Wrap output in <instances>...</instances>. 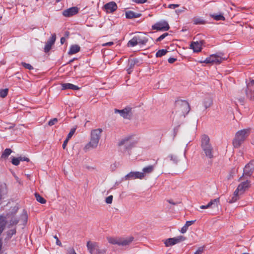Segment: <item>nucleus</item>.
I'll return each mask as SVG.
<instances>
[{
  "instance_id": "nucleus-1",
  "label": "nucleus",
  "mask_w": 254,
  "mask_h": 254,
  "mask_svg": "<svg viewBox=\"0 0 254 254\" xmlns=\"http://www.w3.org/2000/svg\"><path fill=\"white\" fill-rule=\"evenodd\" d=\"M102 131L103 130L101 128H97L91 130L90 141L85 146L84 150L86 151L97 147Z\"/></svg>"
},
{
  "instance_id": "nucleus-2",
  "label": "nucleus",
  "mask_w": 254,
  "mask_h": 254,
  "mask_svg": "<svg viewBox=\"0 0 254 254\" xmlns=\"http://www.w3.org/2000/svg\"><path fill=\"white\" fill-rule=\"evenodd\" d=\"M201 147L206 157L212 159L214 157L215 151L207 135L204 134L202 136Z\"/></svg>"
},
{
  "instance_id": "nucleus-3",
  "label": "nucleus",
  "mask_w": 254,
  "mask_h": 254,
  "mask_svg": "<svg viewBox=\"0 0 254 254\" xmlns=\"http://www.w3.org/2000/svg\"><path fill=\"white\" fill-rule=\"evenodd\" d=\"M251 132L250 128L242 129L237 131L233 140V144L235 148H239L246 139Z\"/></svg>"
},
{
  "instance_id": "nucleus-4",
  "label": "nucleus",
  "mask_w": 254,
  "mask_h": 254,
  "mask_svg": "<svg viewBox=\"0 0 254 254\" xmlns=\"http://www.w3.org/2000/svg\"><path fill=\"white\" fill-rule=\"evenodd\" d=\"M176 114L178 116L185 117L190 111L189 103L185 100H178L175 104Z\"/></svg>"
},
{
  "instance_id": "nucleus-5",
  "label": "nucleus",
  "mask_w": 254,
  "mask_h": 254,
  "mask_svg": "<svg viewBox=\"0 0 254 254\" xmlns=\"http://www.w3.org/2000/svg\"><path fill=\"white\" fill-rule=\"evenodd\" d=\"M87 247L90 254H105L106 252L105 249H101L96 242L88 241Z\"/></svg>"
},
{
  "instance_id": "nucleus-6",
  "label": "nucleus",
  "mask_w": 254,
  "mask_h": 254,
  "mask_svg": "<svg viewBox=\"0 0 254 254\" xmlns=\"http://www.w3.org/2000/svg\"><path fill=\"white\" fill-rule=\"evenodd\" d=\"M225 59H226V58H222L220 55L213 54L210 55L205 60L200 61V63L206 64H220L222 61Z\"/></svg>"
},
{
  "instance_id": "nucleus-7",
  "label": "nucleus",
  "mask_w": 254,
  "mask_h": 254,
  "mask_svg": "<svg viewBox=\"0 0 254 254\" xmlns=\"http://www.w3.org/2000/svg\"><path fill=\"white\" fill-rule=\"evenodd\" d=\"M137 141L131 137H126L123 139L119 143V145H124L126 149H130L135 145Z\"/></svg>"
},
{
  "instance_id": "nucleus-8",
  "label": "nucleus",
  "mask_w": 254,
  "mask_h": 254,
  "mask_svg": "<svg viewBox=\"0 0 254 254\" xmlns=\"http://www.w3.org/2000/svg\"><path fill=\"white\" fill-rule=\"evenodd\" d=\"M185 238L183 236H179L177 237L169 238L164 241V244L166 247L172 246L176 244L184 241Z\"/></svg>"
},
{
  "instance_id": "nucleus-9",
  "label": "nucleus",
  "mask_w": 254,
  "mask_h": 254,
  "mask_svg": "<svg viewBox=\"0 0 254 254\" xmlns=\"http://www.w3.org/2000/svg\"><path fill=\"white\" fill-rule=\"evenodd\" d=\"M143 178V173L139 172H130L122 179V181L136 179H142Z\"/></svg>"
},
{
  "instance_id": "nucleus-10",
  "label": "nucleus",
  "mask_w": 254,
  "mask_h": 254,
  "mask_svg": "<svg viewBox=\"0 0 254 254\" xmlns=\"http://www.w3.org/2000/svg\"><path fill=\"white\" fill-rule=\"evenodd\" d=\"M169 25L165 21H161L156 23L152 26V29L158 31H167L169 29Z\"/></svg>"
},
{
  "instance_id": "nucleus-11",
  "label": "nucleus",
  "mask_w": 254,
  "mask_h": 254,
  "mask_svg": "<svg viewBox=\"0 0 254 254\" xmlns=\"http://www.w3.org/2000/svg\"><path fill=\"white\" fill-rule=\"evenodd\" d=\"M254 171V166L253 164L252 161H251L247 165H246L244 169L243 175L239 179V181H242L243 178L245 177L246 176H251L253 174Z\"/></svg>"
},
{
  "instance_id": "nucleus-12",
  "label": "nucleus",
  "mask_w": 254,
  "mask_h": 254,
  "mask_svg": "<svg viewBox=\"0 0 254 254\" xmlns=\"http://www.w3.org/2000/svg\"><path fill=\"white\" fill-rule=\"evenodd\" d=\"M250 185V182L248 180L245 181H242L239 185L236 190L241 194H242L249 188Z\"/></svg>"
},
{
  "instance_id": "nucleus-13",
  "label": "nucleus",
  "mask_w": 254,
  "mask_h": 254,
  "mask_svg": "<svg viewBox=\"0 0 254 254\" xmlns=\"http://www.w3.org/2000/svg\"><path fill=\"white\" fill-rule=\"evenodd\" d=\"M204 43L203 40L196 42H192L190 45V48L192 49L194 52H199L201 50V47Z\"/></svg>"
},
{
  "instance_id": "nucleus-14",
  "label": "nucleus",
  "mask_w": 254,
  "mask_h": 254,
  "mask_svg": "<svg viewBox=\"0 0 254 254\" xmlns=\"http://www.w3.org/2000/svg\"><path fill=\"white\" fill-rule=\"evenodd\" d=\"M115 113H119L121 116L125 119H129L131 116V110L129 108H125L123 110H115Z\"/></svg>"
},
{
  "instance_id": "nucleus-15",
  "label": "nucleus",
  "mask_w": 254,
  "mask_h": 254,
  "mask_svg": "<svg viewBox=\"0 0 254 254\" xmlns=\"http://www.w3.org/2000/svg\"><path fill=\"white\" fill-rule=\"evenodd\" d=\"M56 39V35L55 34H54L46 43L44 49V52L45 53L48 52L51 49L52 46L54 44L55 42Z\"/></svg>"
},
{
  "instance_id": "nucleus-16",
  "label": "nucleus",
  "mask_w": 254,
  "mask_h": 254,
  "mask_svg": "<svg viewBox=\"0 0 254 254\" xmlns=\"http://www.w3.org/2000/svg\"><path fill=\"white\" fill-rule=\"evenodd\" d=\"M78 12V8L76 7H72L63 11V14L65 17L73 16Z\"/></svg>"
},
{
  "instance_id": "nucleus-17",
  "label": "nucleus",
  "mask_w": 254,
  "mask_h": 254,
  "mask_svg": "<svg viewBox=\"0 0 254 254\" xmlns=\"http://www.w3.org/2000/svg\"><path fill=\"white\" fill-rule=\"evenodd\" d=\"M219 198H217L216 199H214L213 200H211L207 205H201L200 206V208L201 209H207L208 208H214V207H217L218 206V205L219 204Z\"/></svg>"
},
{
  "instance_id": "nucleus-18",
  "label": "nucleus",
  "mask_w": 254,
  "mask_h": 254,
  "mask_svg": "<svg viewBox=\"0 0 254 254\" xmlns=\"http://www.w3.org/2000/svg\"><path fill=\"white\" fill-rule=\"evenodd\" d=\"M104 7L107 12H113L117 9V5L115 2L112 1L106 4Z\"/></svg>"
},
{
  "instance_id": "nucleus-19",
  "label": "nucleus",
  "mask_w": 254,
  "mask_h": 254,
  "mask_svg": "<svg viewBox=\"0 0 254 254\" xmlns=\"http://www.w3.org/2000/svg\"><path fill=\"white\" fill-rule=\"evenodd\" d=\"M135 37L139 45H145L148 42V38L144 34L135 35Z\"/></svg>"
},
{
  "instance_id": "nucleus-20",
  "label": "nucleus",
  "mask_w": 254,
  "mask_h": 254,
  "mask_svg": "<svg viewBox=\"0 0 254 254\" xmlns=\"http://www.w3.org/2000/svg\"><path fill=\"white\" fill-rule=\"evenodd\" d=\"M134 240L132 236L127 238H120V246H126L129 245Z\"/></svg>"
},
{
  "instance_id": "nucleus-21",
  "label": "nucleus",
  "mask_w": 254,
  "mask_h": 254,
  "mask_svg": "<svg viewBox=\"0 0 254 254\" xmlns=\"http://www.w3.org/2000/svg\"><path fill=\"white\" fill-rule=\"evenodd\" d=\"M62 89H72L73 90H78L79 89V87L76 85H73L71 83H66L62 84Z\"/></svg>"
},
{
  "instance_id": "nucleus-22",
  "label": "nucleus",
  "mask_w": 254,
  "mask_h": 254,
  "mask_svg": "<svg viewBox=\"0 0 254 254\" xmlns=\"http://www.w3.org/2000/svg\"><path fill=\"white\" fill-rule=\"evenodd\" d=\"M241 194L237 190H235L232 196H230L229 198V203H232L235 202L240 198V196Z\"/></svg>"
},
{
  "instance_id": "nucleus-23",
  "label": "nucleus",
  "mask_w": 254,
  "mask_h": 254,
  "mask_svg": "<svg viewBox=\"0 0 254 254\" xmlns=\"http://www.w3.org/2000/svg\"><path fill=\"white\" fill-rule=\"evenodd\" d=\"M107 239L110 244L120 246V238L108 237Z\"/></svg>"
},
{
  "instance_id": "nucleus-24",
  "label": "nucleus",
  "mask_w": 254,
  "mask_h": 254,
  "mask_svg": "<svg viewBox=\"0 0 254 254\" xmlns=\"http://www.w3.org/2000/svg\"><path fill=\"white\" fill-rule=\"evenodd\" d=\"M140 16V13H135L131 10L127 11L126 12V16L127 18L131 19L133 18H137Z\"/></svg>"
},
{
  "instance_id": "nucleus-25",
  "label": "nucleus",
  "mask_w": 254,
  "mask_h": 254,
  "mask_svg": "<svg viewBox=\"0 0 254 254\" xmlns=\"http://www.w3.org/2000/svg\"><path fill=\"white\" fill-rule=\"evenodd\" d=\"M203 104L205 109L210 107L212 104V98L210 96L206 97L203 101Z\"/></svg>"
},
{
  "instance_id": "nucleus-26",
  "label": "nucleus",
  "mask_w": 254,
  "mask_h": 254,
  "mask_svg": "<svg viewBox=\"0 0 254 254\" xmlns=\"http://www.w3.org/2000/svg\"><path fill=\"white\" fill-rule=\"evenodd\" d=\"M254 83V81L253 80L251 83H249L247 85L248 90L246 91V94L248 97H249L251 99L253 98V94L252 93V90L253 88V86Z\"/></svg>"
},
{
  "instance_id": "nucleus-27",
  "label": "nucleus",
  "mask_w": 254,
  "mask_h": 254,
  "mask_svg": "<svg viewBox=\"0 0 254 254\" xmlns=\"http://www.w3.org/2000/svg\"><path fill=\"white\" fill-rule=\"evenodd\" d=\"M80 50V47L77 45H72L68 51V54L73 55L77 53Z\"/></svg>"
},
{
  "instance_id": "nucleus-28",
  "label": "nucleus",
  "mask_w": 254,
  "mask_h": 254,
  "mask_svg": "<svg viewBox=\"0 0 254 254\" xmlns=\"http://www.w3.org/2000/svg\"><path fill=\"white\" fill-rule=\"evenodd\" d=\"M195 220L188 221L186 222L185 225L182 228L181 232L182 233H185L187 232L189 226L193 224L195 222Z\"/></svg>"
},
{
  "instance_id": "nucleus-29",
  "label": "nucleus",
  "mask_w": 254,
  "mask_h": 254,
  "mask_svg": "<svg viewBox=\"0 0 254 254\" xmlns=\"http://www.w3.org/2000/svg\"><path fill=\"white\" fill-rule=\"evenodd\" d=\"M154 170V166L152 165H150L148 166H147L146 167H144L142 169V172L141 173H143V178L145 176V175L150 174Z\"/></svg>"
},
{
  "instance_id": "nucleus-30",
  "label": "nucleus",
  "mask_w": 254,
  "mask_h": 254,
  "mask_svg": "<svg viewBox=\"0 0 254 254\" xmlns=\"http://www.w3.org/2000/svg\"><path fill=\"white\" fill-rule=\"evenodd\" d=\"M192 21L194 24H203L205 23L204 20L198 17H194Z\"/></svg>"
},
{
  "instance_id": "nucleus-31",
  "label": "nucleus",
  "mask_w": 254,
  "mask_h": 254,
  "mask_svg": "<svg viewBox=\"0 0 254 254\" xmlns=\"http://www.w3.org/2000/svg\"><path fill=\"white\" fill-rule=\"evenodd\" d=\"M137 45H138V43L135 36L130 40L127 43L128 47H134Z\"/></svg>"
},
{
  "instance_id": "nucleus-32",
  "label": "nucleus",
  "mask_w": 254,
  "mask_h": 254,
  "mask_svg": "<svg viewBox=\"0 0 254 254\" xmlns=\"http://www.w3.org/2000/svg\"><path fill=\"white\" fill-rule=\"evenodd\" d=\"M12 152V151L9 148H6L5 149L4 151L3 152L1 158H7L8 156L11 154Z\"/></svg>"
},
{
  "instance_id": "nucleus-33",
  "label": "nucleus",
  "mask_w": 254,
  "mask_h": 254,
  "mask_svg": "<svg viewBox=\"0 0 254 254\" xmlns=\"http://www.w3.org/2000/svg\"><path fill=\"white\" fill-rule=\"evenodd\" d=\"M6 224L5 220L4 217H1L0 218V234L3 231Z\"/></svg>"
},
{
  "instance_id": "nucleus-34",
  "label": "nucleus",
  "mask_w": 254,
  "mask_h": 254,
  "mask_svg": "<svg viewBox=\"0 0 254 254\" xmlns=\"http://www.w3.org/2000/svg\"><path fill=\"white\" fill-rule=\"evenodd\" d=\"M35 196L37 201L39 202L42 204H44L46 202V200L43 197H42L39 194L37 193H35Z\"/></svg>"
},
{
  "instance_id": "nucleus-35",
  "label": "nucleus",
  "mask_w": 254,
  "mask_h": 254,
  "mask_svg": "<svg viewBox=\"0 0 254 254\" xmlns=\"http://www.w3.org/2000/svg\"><path fill=\"white\" fill-rule=\"evenodd\" d=\"M138 63L137 59H132L128 61V67L132 69L134 65Z\"/></svg>"
},
{
  "instance_id": "nucleus-36",
  "label": "nucleus",
  "mask_w": 254,
  "mask_h": 254,
  "mask_svg": "<svg viewBox=\"0 0 254 254\" xmlns=\"http://www.w3.org/2000/svg\"><path fill=\"white\" fill-rule=\"evenodd\" d=\"M211 17L216 20H224L225 17L221 14H212Z\"/></svg>"
},
{
  "instance_id": "nucleus-37",
  "label": "nucleus",
  "mask_w": 254,
  "mask_h": 254,
  "mask_svg": "<svg viewBox=\"0 0 254 254\" xmlns=\"http://www.w3.org/2000/svg\"><path fill=\"white\" fill-rule=\"evenodd\" d=\"M8 88L0 89V97L5 98L8 94Z\"/></svg>"
},
{
  "instance_id": "nucleus-38",
  "label": "nucleus",
  "mask_w": 254,
  "mask_h": 254,
  "mask_svg": "<svg viewBox=\"0 0 254 254\" xmlns=\"http://www.w3.org/2000/svg\"><path fill=\"white\" fill-rule=\"evenodd\" d=\"M167 51L165 49H162L158 51L156 54V57H161L165 55L167 53Z\"/></svg>"
},
{
  "instance_id": "nucleus-39",
  "label": "nucleus",
  "mask_w": 254,
  "mask_h": 254,
  "mask_svg": "<svg viewBox=\"0 0 254 254\" xmlns=\"http://www.w3.org/2000/svg\"><path fill=\"white\" fill-rule=\"evenodd\" d=\"M20 161H22V157L18 158L13 157L12 159L11 162L13 165L17 166L19 164V162Z\"/></svg>"
},
{
  "instance_id": "nucleus-40",
  "label": "nucleus",
  "mask_w": 254,
  "mask_h": 254,
  "mask_svg": "<svg viewBox=\"0 0 254 254\" xmlns=\"http://www.w3.org/2000/svg\"><path fill=\"white\" fill-rule=\"evenodd\" d=\"M169 157L170 158V160H172L174 163H178V162L179 161V159H178V157L176 155L171 154V155H169Z\"/></svg>"
},
{
  "instance_id": "nucleus-41",
  "label": "nucleus",
  "mask_w": 254,
  "mask_h": 254,
  "mask_svg": "<svg viewBox=\"0 0 254 254\" xmlns=\"http://www.w3.org/2000/svg\"><path fill=\"white\" fill-rule=\"evenodd\" d=\"M21 64L22 65V66H23L26 69H28L29 70L33 69V66L29 64H27V63L22 62L21 63Z\"/></svg>"
},
{
  "instance_id": "nucleus-42",
  "label": "nucleus",
  "mask_w": 254,
  "mask_h": 254,
  "mask_svg": "<svg viewBox=\"0 0 254 254\" xmlns=\"http://www.w3.org/2000/svg\"><path fill=\"white\" fill-rule=\"evenodd\" d=\"M58 121V120L57 118H54L52 120H51L48 122V125L50 126H52L54 125H55Z\"/></svg>"
},
{
  "instance_id": "nucleus-43",
  "label": "nucleus",
  "mask_w": 254,
  "mask_h": 254,
  "mask_svg": "<svg viewBox=\"0 0 254 254\" xmlns=\"http://www.w3.org/2000/svg\"><path fill=\"white\" fill-rule=\"evenodd\" d=\"M75 130H76V129L75 128H72L70 130V132L67 134V136L66 137V138H67V139H69L72 137V136L74 133Z\"/></svg>"
},
{
  "instance_id": "nucleus-44",
  "label": "nucleus",
  "mask_w": 254,
  "mask_h": 254,
  "mask_svg": "<svg viewBox=\"0 0 254 254\" xmlns=\"http://www.w3.org/2000/svg\"><path fill=\"white\" fill-rule=\"evenodd\" d=\"M18 220L16 218H12L10 221V225L11 226L15 225L18 223Z\"/></svg>"
},
{
  "instance_id": "nucleus-45",
  "label": "nucleus",
  "mask_w": 254,
  "mask_h": 254,
  "mask_svg": "<svg viewBox=\"0 0 254 254\" xmlns=\"http://www.w3.org/2000/svg\"><path fill=\"white\" fill-rule=\"evenodd\" d=\"M168 35V34L167 33H165L163 34L162 35H161L160 36H159L156 39V41L157 42L161 41L162 40H163L164 38H165Z\"/></svg>"
},
{
  "instance_id": "nucleus-46",
  "label": "nucleus",
  "mask_w": 254,
  "mask_h": 254,
  "mask_svg": "<svg viewBox=\"0 0 254 254\" xmlns=\"http://www.w3.org/2000/svg\"><path fill=\"white\" fill-rule=\"evenodd\" d=\"M113 196L110 195L106 198V202L107 204H111L113 200Z\"/></svg>"
},
{
  "instance_id": "nucleus-47",
  "label": "nucleus",
  "mask_w": 254,
  "mask_h": 254,
  "mask_svg": "<svg viewBox=\"0 0 254 254\" xmlns=\"http://www.w3.org/2000/svg\"><path fill=\"white\" fill-rule=\"evenodd\" d=\"M66 254H76V253L75 250H74V249L71 248H69L67 250V253Z\"/></svg>"
},
{
  "instance_id": "nucleus-48",
  "label": "nucleus",
  "mask_w": 254,
  "mask_h": 254,
  "mask_svg": "<svg viewBox=\"0 0 254 254\" xmlns=\"http://www.w3.org/2000/svg\"><path fill=\"white\" fill-rule=\"evenodd\" d=\"M15 233H16V230L15 229H12V230H10L8 232V236L9 237H11L12 235H14Z\"/></svg>"
},
{
  "instance_id": "nucleus-49",
  "label": "nucleus",
  "mask_w": 254,
  "mask_h": 254,
  "mask_svg": "<svg viewBox=\"0 0 254 254\" xmlns=\"http://www.w3.org/2000/svg\"><path fill=\"white\" fill-rule=\"evenodd\" d=\"M179 5L177 4H171L169 5V7L172 9H175L176 7H179Z\"/></svg>"
},
{
  "instance_id": "nucleus-50",
  "label": "nucleus",
  "mask_w": 254,
  "mask_h": 254,
  "mask_svg": "<svg viewBox=\"0 0 254 254\" xmlns=\"http://www.w3.org/2000/svg\"><path fill=\"white\" fill-rule=\"evenodd\" d=\"M203 248H199L194 253V254H201L203 252Z\"/></svg>"
},
{
  "instance_id": "nucleus-51",
  "label": "nucleus",
  "mask_w": 254,
  "mask_h": 254,
  "mask_svg": "<svg viewBox=\"0 0 254 254\" xmlns=\"http://www.w3.org/2000/svg\"><path fill=\"white\" fill-rule=\"evenodd\" d=\"M133 2H135L136 3H143L145 2L147 0H132Z\"/></svg>"
},
{
  "instance_id": "nucleus-52",
  "label": "nucleus",
  "mask_w": 254,
  "mask_h": 254,
  "mask_svg": "<svg viewBox=\"0 0 254 254\" xmlns=\"http://www.w3.org/2000/svg\"><path fill=\"white\" fill-rule=\"evenodd\" d=\"M177 60L176 59L174 58H170L168 59V62L170 64L174 63Z\"/></svg>"
},
{
  "instance_id": "nucleus-53",
  "label": "nucleus",
  "mask_w": 254,
  "mask_h": 254,
  "mask_svg": "<svg viewBox=\"0 0 254 254\" xmlns=\"http://www.w3.org/2000/svg\"><path fill=\"white\" fill-rule=\"evenodd\" d=\"M69 139H67V138H66L65 140L64 141L63 144V149H65L66 147V146L67 145V143Z\"/></svg>"
},
{
  "instance_id": "nucleus-54",
  "label": "nucleus",
  "mask_w": 254,
  "mask_h": 254,
  "mask_svg": "<svg viewBox=\"0 0 254 254\" xmlns=\"http://www.w3.org/2000/svg\"><path fill=\"white\" fill-rule=\"evenodd\" d=\"M113 44H114L113 42H108V43L103 44V46H112V45H113Z\"/></svg>"
},
{
  "instance_id": "nucleus-55",
  "label": "nucleus",
  "mask_w": 254,
  "mask_h": 254,
  "mask_svg": "<svg viewBox=\"0 0 254 254\" xmlns=\"http://www.w3.org/2000/svg\"><path fill=\"white\" fill-rule=\"evenodd\" d=\"M65 41V38L64 37H62L61 38V43L62 44H63Z\"/></svg>"
},
{
  "instance_id": "nucleus-56",
  "label": "nucleus",
  "mask_w": 254,
  "mask_h": 254,
  "mask_svg": "<svg viewBox=\"0 0 254 254\" xmlns=\"http://www.w3.org/2000/svg\"><path fill=\"white\" fill-rule=\"evenodd\" d=\"M24 221H26L27 219V216L26 214L22 215Z\"/></svg>"
},
{
  "instance_id": "nucleus-57",
  "label": "nucleus",
  "mask_w": 254,
  "mask_h": 254,
  "mask_svg": "<svg viewBox=\"0 0 254 254\" xmlns=\"http://www.w3.org/2000/svg\"><path fill=\"white\" fill-rule=\"evenodd\" d=\"M25 161L28 162L29 161V159L26 157H22L21 161Z\"/></svg>"
},
{
  "instance_id": "nucleus-58",
  "label": "nucleus",
  "mask_w": 254,
  "mask_h": 254,
  "mask_svg": "<svg viewBox=\"0 0 254 254\" xmlns=\"http://www.w3.org/2000/svg\"><path fill=\"white\" fill-rule=\"evenodd\" d=\"M56 244L57 245H59V246H61L62 245V243L61 242H60V241L57 239V242H56Z\"/></svg>"
},
{
  "instance_id": "nucleus-59",
  "label": "nucleus",
  "mask_w": 254,
  "mask_h": 254,
  "mask_svg": "<svg viewBox=\"0 0 254 254\" xmlns=\"http://www.w3.org/2000/svg\"><path fill=\"white\" fill-rule=\"evenodd\" d=\"M131 69H132L129 68L128 67V68L127 69V71L128 74H130L131 73V72L132 71Z\"/></svg>"
},
{
  "instance_id": "nucleus-60",
  "label": "nucleus",
  "mask_w": 254,
  "mask_h": 254,
  "mask_svg": "<svg viewBox=\"0 0 254 254\" xmlns=\"http://www.w3.org/2000/svg\"><path fill=\"white\" fill-rule=\"evenodd\" d=\"M69 32L66 31L65 33V36L67 38L69 36Z\"/></svg>"
},
{
  "instance_id": "nucleus-61",
  "label": "nucleus",
  "mask_w": 254,
  "mask_h": 254,
  "mask_svg": "<svg viewBox=\"0 0 254 254\" xmlns=\"http://www.w3.org/2000/svg\"><path fill=\"white\" fill-rule=\"evenodd\" d=\"M168 202H169V203H171V204H174V205H175V203H174V202H173L171 200H168Z\"/></svg>"
},
{
  "instance_id": "nucleus-62",
  "label": "nucleus",
  "mask_w": 254,
  "mask_h": 254,
  "mask_svg": "<svg viewBox=\"0 0 254 254\" xmlns=\"http://www.w3.org/2000/svg\"><path fill=\"white\" fill-rule=\"evenodd\" d=\"M62 0H56V2H59L60 1H61Z\"/></svg>"
},
{
  "instance_id": "nucleus-63",
  "label": "nucleus",
  "mask_w": 254,
  "mask_h": 254,
  "mask_svg": "<svg viewBox=\"0 0 254 254\" xmlns=\"http://www.w3.org/2000/svg\"><path fill=\"white\" fill-rule=\"evenodd\" d=\"M54 238H55V239H56V240H57V239H58V237H57V236H55L54 237Z\"/></svg>"
},
{
  "instance_id": "nucleus-64",
  "label": "nucleus",
  "mask_w": 254,
  "mask_h": 254,
  "mask_svg": "<svg viewBox=\"0 0 254 254\" xmlns=\"http://www.w3.org/2000/svg\"><path fill=\"white\" fill-rule=\"evenodd\" d=\"M242 254H248V253H243Z\"/></svg>"
}]
</instances>
